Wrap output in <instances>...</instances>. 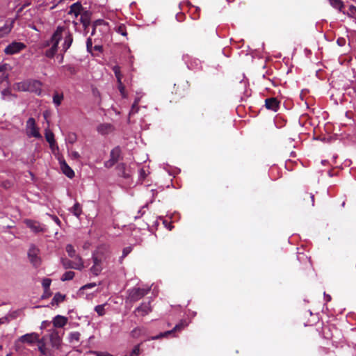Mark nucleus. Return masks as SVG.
I'll return each mask as SVG.
<instances>
[{
	"mask_svg": "<svg viewBox=\"0 0 356 356\" xmlns=\"http://www.w3.org/2000/svg\"><path fill=\"white\" fill-rule=\"evenodd\" d=\"M108 255L102 251L97 250L92 254V266L90 268V272L95 276L99 275L107 263Z\"/></svg>",
	"mask_w": 356,
	"mask_h": 356,
	"instance_id": "obj_1",
	"label": "nucleus"
},
{
	"mask_svg": "<svg viewBox=\"0 0 356 356\" xmlns=\"http://www.w3.org/2000/svg\"><path fill=\"white\" fill-rule=\"evenodd\" d=\"M42 82L35 79H27L14 85L15 89L21 92H29L40 96L42 94Z\"/></svg>",
	"mask_w": 356,
	"mask_h": 356,
	"instance_id": "obj_2",
	"label": "nucleus"
},
{
	"mask_svg": "<svg viewBox=\"0 0 356 356\" xmlns=\"http://www.w3.org/2000/svg\"><path fill=\"white\" fill-rule=\"evenodd\" d=\"M61 31L62 29L60 28V26H58L53 33L50 40L47 41V45L50 46V47L47 49L44 53L46 57L51 58L57 53L58 44L61 40Z\"/></svg>",
	"mask_w": 356,
	"mask_h": 356,
	"instance_id": "obj_3",
	"label": "nucleus"
},
{
	"mask_svg": "<svg viewBox=\"0 0 356 356\" xmlns=\"http://www.w3.org/2000/svg\"><path fill=\"white\" fill-rule=\"evenodd\" d=\"M150 291V287H134L128 291V298L132 301L136 302L141 299L145 295H147Z\"/></svg>",
	"mask_w": 356,
	"mask_h": 356,
	"instance_id": "obj_4",
	"label": "nucleus"
},
{
	"mask_svg": "<svg viewBox=\"0 0 356 356\" xmlns=\"http://www.w3.org/2000/svg\"><path fill=\"white\" fill-rule=\"evenodd\" d=\"M26 133L29 138H42V135L39 131L38 127L36 126L35 120L33 118H29L26 121Z\"/></svg>",
	"mask_w": 356,
	"mask_h": 356,
	"instance_id": "obj_5",
	"label": "nucleus"
},
{
	"mask_svg": "<svg viewBox=\"0 0 356 356\" xmlns=\"http://www.w3.org/2000/svg\"><path fill=\"white\" fill-rule=\"evenodd\" d=\"M189 324V322H187L186 320H181L178 324H177L174 328L171 330H168L164 332H161L158 335L151 337L148 340H157L162 337H167L169 335L172 334L175 332H179L184 330L186 327H187Z\"/></svg>",
	"mask_w": 356,
	"mask_h": 356,
	"instance_id": "obj_6",
	"label": "nucleus"
},
{
	"mask_svg": "<svg viewBox=\"0 0 356 356\" xmlns=\"http://www.w3.org/2000/svg\"><path fill=\"white\" fill-rule=\"evenodd\" d=\"M40 250L35 245H31L28 251V257L31 264L38 268L41 264V259L39 256Z\"/></svg>",
	"mask_w": 356,
	"mask_h": 356,
	"instance_id": "obj_7",
	"label": "nucleus"
},
{
	"mask_svg": "<svg viewBox=\"0 0 356 356\" xmlns=\"http://www.w3.org/2000/svg\"><path fill=\"white\" fill-rule=\"evenodd\" d=\"M62 29L60 31L61 33V39L64 38V42L62 44V49L64 52L67 51V50L71 47L72 43L73 42V38L72 33L70 32L68 29L63 26H60Z\"/></svg>",
	"mask_w": 356,
	"mask_h": 356,
	"instance_id": "obj_8",
	"label": "nucleus"
},
{
	"mask_svg": "<svg viewBox=\"0 0 356 356\" xmlns=\"http://www.w3.org/2000/svg\"><path fill=\"white\" fill-rule=\"evenodd\" d=\"M26 47V45L20 42H13L8 44L4 49V52L7 55L15 54Z\"/></svg>",
	"mask_w": 356,
	"mask_h": 356,
	"instance_id": "obj_9",
	"label": "nucleus"
},
{
	"mask_svg": "<svg viewBox=\"0 0 356 356\" xmlns=\"http://www.w3.org/2000/svg\"><path fill=\"white\" fill-rule=\"evenodd\" d=\"M49 339L51 342V345L54 348H59L61 341H62V337L59 333L58 331L54 329L51 330V333L49 334Z\"/></svg>",
	"mask_w": 356,
	"mask_h": 356,
	"instance_id": "obj_10",
	"label": "nucleus"
},
{
	"mask_svg": "<svg viewBox=\"0 0 356 356\" xmlns=\"http://www.w3.org/2000/svg\"><path fill=\"white\" fill-rule=\"evenodd\" d=\"M183 60L191 70H197L201 67V62L197 59L191 58L188 55H184Z\"/></svg>",
	"mask_w": 356,
	"mask_h": 356,
	"instance_id": "obj_11",
	"label": "nucleus"
},
{
	"mask_svg": "<svg viewBox=\"0 0 356 356\" xmlns=\"http://www.w3.org/2000/svg\"><path fill=\"white\" fill-rule=\"evenodd\" d=\"M38 335L35 332L24 334L18 339V341L28 344H33L34 342L38 341Z\"/></svg>",
	"mask_w": 356,
	"mask_h": 356,
	"instance_id": "obj_12",
	"label": "nucleus"
},
{
	"mask_svg": "<svg viewBox=\"0 0 356 356\" xmlns=\"http://www.w3.org/2000/svg\"><path fill=\"white\" fill-rule=\"evenodd\" d=\"M152 311V308L150 307V302H143L139 307H138L134 312L136 315L144 316L148 314Z\"/></svg>",
	"mask_w": 356,
	"mask_h": 356,
	"instance_id": "obj_13",
	"label": "nucleus"
},
{
	"mask_svg": "<svg viewBox=\"0 0 356 356\" xmlns=\"http://www.w3.org/2000/svg\"><path fill=\"white\" fill-rule=\"evenodd\" d=\"M265 106L267 109L276 112L279 110L280 102L275 97L267 98Z\"/></svg>",
	"mask_w": 356,
	"mask_h": 356,
	"instance_id": "obj_14",
	"label": "nucleus"
},
{
	"mask_svg": "<svg viewBox=\"0 0 356 356\" xmlns=\"http://www.w3.org/2000/svg\"><path fill=\"white\" fill-rule=\"evenodd\" d=\"M67 321L68 319L67 317L61 315H57L53 318L51 323L55 328H62L66 325Z\"/></svg>",
	"mask_w": 356,
	"mask_h": 356,
	"instance_id": "obj_15",
	"label": "nucleus"
},
{
	"mask_svg": "<svg viewBox=\"0 0 356 356\" xmlns=\"http://www.w3.org/2000/svg\"><path fill=\"white\" fill-rule=\"evenodd\" d=\"M25 223L28 227H29L33 232L38 233L44 232L42 225L36 221L31 220H26Z\"/></svg>",
	"mask_w": 356,
	"mask_h": 356,
	"instance_id": "obj_16",
	"label": "nucleus"
},
{
	"mask_svg": "<svg viewBox=\"0 0 356 356\" xmlns=\"http://www.w3.org/2000/svg\"><path fill=\"white\" fill-rule=\"evenodd\" d=\"M14 20L6 21L4 26L0 27V39L7 35L13 27Z\"/></svg>",
	"mask_w": 356,
	"mask_h": 356,
	"instance_id": "obj_17",
	"label": "nucleus"
},
{
	"mask_svg": "<svg viewBox=\"0 0 356 356\" xmlns=\"http://www.w3.org/2000/svg\"><path fill=\"white\" fill-rule=\"evenodd\" d=\"M82 8L81 3L76 2L70 7L68 15L77 17L81 14Z\"/></svg>",
	"mask_w": 356,
	"mask_h": 356,
	"instance_id": "obj_18",
	"label": "nucleus"
},
{
	"mask_svg": "<svg viewBox=\"0 0 356 356\" xmlns=\"http://www.w3.org/2000/svg\"><path fill=\"white\" fill-rule=\"evenodd\" d=\"M38 350L40 352L41 355L45 356H51V350L47 348L45 343L44 342L43 339H39L38 341Z\"/></svg>",
	"mask_w": 356,
	"mask_h": 356,
	"instance_id": "obj_19",
	"label": "nucleus"
},
{
	"mask_svg": "<svg viewBox=\"0 0 356 356\" xmlns=\"http://www.w3.org/2000/svg\"><path fill=\"white\" fill-rule=\"evenodd\" d=\"M97 129L99 134L106 135L113 131V126L108 123L102 124L97 127Z\"/></svg>",
	"mask_w": 356,
	"mask_h": 356,
	"instance_id": "obj_20",
	"label": "nucleus"
},
{
	"mask_svg": "<svg viewBox=\"0 0 356 356\" xmlns=\"http://www.w3.org/2000/svg\"><path fill=\"white\" fill-rule=\"evenodd\" d=\"M46 140L49 143L50 147L54 149L56 147V141L54 139V134L49 129H46L44 132Z\"/></svg>",
	"mask_w": 356,
	"mask_h": 356,
	"instance_id": "obj_21",
	"label": "nucleus"
},
{
	"mask_svg": "<svg viewBox=\"0 0 356 356\" xmlns=\"http://www.w3.org/2000/svg\"><path fill=\"white\" fill-rule=\"evenodd\" d=\"M61 169L67 177L72 178L74 177V172L65 161L61 163Z\"/></svg>",
	"mask_w": 356,
	"mask_h": 356,
	"instance_id": "obj_22",
	"label": "nucleus"
},
{
	"mask_svg": "<svg viewBox=\"0 0 356 356\" xmlns=\"http://www.w3.org/2000/svg\"><path fill=\"white\" fill-rule=\"evenodd\" d=\"M69 211L74 216L79 218L82 213V207L79 202H76L73 207L69 209Z\"/></svg>",
	"mask_w": 356,
	"mask_h": 356,
	"instance_id": "obj_23",
	"label": "nucleus"
},
{
	"mask_svg": "<svg viewBox=\"0 0 356 356\" xmlns=\"http://www.w3.org/2000/svg\"><path fill=\"white\" fill-rule=\"evenodd\" d=\"M74 260H72L74 266H77V268H74L75 270H82L84 268V264L82 258L79 254L76 255L74 258Z\"/></svg>",
	"mask_w": 356,
	"mask_h": 356,
	"instance_id": "obj_24",
	"label": "nucleus"
},
{
	"mask_svg": "<svg viewBox=\"0 0 356 356\" xmlns=\"http://www.w3.org/2000/svg\"><path fill=\"white\" fill-rule=\"evenodd\" d=\"M330 5L335 8L336 10L343 12L345 13L343 10L344 5L341 0H329Z\"/></svg>",
	"mask_w": 356,
	"mask_h": 356,
	"instance_id": "obj_25",
	"label": "nucleus"
},
{
	"mask_svg": "<svg viewBox=\"0 0 356 356\" xmlns=\"http://www.w3.org/2000/svg\"><path fill=\"white\" fill-rule=\"evenodd\" d=\"M79 21L83 25V27L86 29L87 27L90 25V15L89 14L86 12L83 14L81 15V17H80V19H79Z\"/></svg>",
	"mask_w": 356,
	"mask_h": 356,
	"instance_id": "obj_26",
	"label": "nucleus"
},
{
	"mask_svg": "<svg viewBox=\"0 0 356 356\" xmlns=\"http://www.w3.org/2000/svg\"><path fill=\"white\" fill-rule=\"evenodd\" d=\"M140 98H141V97H136L134 102L133 103L131 110L129 113V118L138 112V111H139L138 104L140 102Z\"/></svg>",
	"mask_w": 356,
	"mask_h": 356,
	"instance_id": "obj_27",
	"label": "nucleus"
},
{
	"mask_svg": "<svg viewBox=\"0 0 356 356\" xmlns=\"http://www.w3.org/2000/svg\"><path fill=\"white\" fill-rule=\"evenodd\" d=\"M120 155L121 149L119 146H117L111 151L110 158L118 162L120 158Z\"/></svg>",
	"mask_w": 356,
	"mask_h": 356,
	"instance_id": "obj_28",
	"label": "nucleus"
},
{
	"mask_svg": "<svg viewBox=\"0 0 356 356\" xmlns=\"http://www.w3.org/2000/svg\"><path fill=\"white\" fill-rule=\"evenodd\" d=\"M145 329L143 327H138L134 328L131 332V335L134 338H138L143 334H145Z\"/></svg>",
	"mask_w": 356,
	"mask_h": 356,
	"instance_id": "obj_29",
	"label": "nucleus"
},
{
	"mask_svg": "<svg viewBox=\"0 0 356 356\" xmlns=\"http://www.w3.org/2000/svg\"><path fill=\"white\" fill-rule=\"evenodd\" d=\"M108 305L107 303L99 305L95 307V311L97 313L99 316H103L106 314L105 307Z\"/></svg>",
	"mask_w": 356,
	"mask_h": 356,
	"instance_id": "obj_30",
	"label": "nucleus"
},
{
	"mask_svg": "<svg viewBox=\"0 0 356 356\" xmlns=\"http://www.w3.org/2000/svg\"><path fill=\"white\" fill-rule=\"evenodd\" d=\"M65 298V296L63 295L60 293H56L51 301L52 305H58L59 303L62 302Z\"/></svg>",
	"mask_w": 356,
	"mask_h": 356,
	"instance_id": "obj_31",
	"label": "nucleus"
},
{
	"mask_svg": "<svg viewBox=\"0 0 356 356\" xmlns=\"http://www.w3.org/2000/svg\"><path fill=\"white\" fill-rule=\"evenodd\" d=\"M80 333L79 332H72L69 334V341L70 343H77L80 339Z\"/></svg>",
	"mask_w": 356,
	"mask_h": 356,
	"instance_id": "obj_32",
	"label": "nucleus"
},
{
	"mask_svg": "<svg viewBox=\"0 0 356 356\" xmlns=\"http://www.w3.org/2000/svg\"><path fill=\"white\" fill-rule=\"evenodd\" d=\"M164 170L169 174V175L173 177H175L180 172V170L179 168L170 167L168 165L164 167Z\"/></svg>",
	"mask_w": 356,
	"mask_h": 356,
	"instance_id": "obj_33",
	"label": "nucleus"
},
{
	"mask_svg": "<svg viewBox=\"0 0 356 356\" xmlns=\"http://www.w3.org/2000/svg\"><path fill=\"white\" fill-rule=\"evenodd\" d=\"M65 250L67 253V255L72 259L78 255V254H76V252L74 248L71 244H68L66 245Z\"/></svg>",
	"mask_w": 356,
	"mask_h": 356,
	"instance_id": "obj_34",
	"label": "nucleus"
},
{
	"mask_svg": "<svg viewBox=\"0 0 356 356\" xmlns=\"http://www.w3.org/2000/svg\"><path fill=\"white\" fill-rule=\"evenodd\" d=\"M63 99V94H59L58 92H55L53 96V102L56 106H58L60 105Z\"/></svg>",
	"mask_w": 356,
	"mask_h": 356,
	"instance_id": "obj_35",
	"label": "nucleus"
},
{
	"mask_svg": "<svg viewBox=\"0 0 356 356\" xmlns=\"http://www.w3.org/2000/svg\"><path fill=\"white\" fill-rule=\"evenodd\" d=\"M62 264L65 269H68V268L74 269V268L78 267L76 265L74 266L72 260L67 259H62Z\"/></svg>",
	"mask_w": 356,
	"mask_h": 356,
	"instance_id": "obj_36",
	"label": "nucleus"
},
{
	"mask_svg": "<svg viewBox=\"0 0 356 356\" xmlns=\"http://www.w3.org/2000/svg\"><path fill=\"white\" fill-rule=\"evenodd\" d=\"M74 275H75L74 272L67 271L62 275L60 280L63 282L72 280L74 278Z\"/></svg>",
	"mask_w": 356,
	"mask_h": 356,
	"instance_id": "obj_37",
	"label": "nucleus"
},
{
	"mask_svg": "<svg viewBox=\"0 0 356 356\" xmlns=\"http://www.w3.org/2000/svg\"><path fill=\"white\" fill-rule=\"evenodd\" d=\"M113 71L117 79L118 83H120V81H122V75L120 72V67L118 65H115L113 67Z\"/></svg>",
	"mask_w": 356,
	"mask_h": 356,
	"instance_id": "obj_38",
	"label": "nucleus"
},
{
	"mask_svg": "<svg viewBox=\"0 0 356 356\" xmlns=\"http://www.w3.org/2000/svg\"><path fill=\"white\" fill-rule=\"evenodd\" d=\"M51 283V280L49 278H44L42 280V285L44 288V292H47L49 290V287Z\"/></svg>",
	"mask_w": 356,
	"mask_h": 356,
	"instance_id": "obj_39",
	"label": "nucleus"
},
{
	"mask_svg": "<svg viewBox=\"0 0 356 356\" xmlns=\"http://www.w3.org/2000/svg\"><path fill=\"white\" fill-rule=\"evenodd\" d=\"M12 95L11 91L10 89H4L1 91V97L3 99H6L8 97Z\"/></svg>",
	"mask_w": 356,
	"mask_h": 356,
	"instance_id": "obj_40",
	"label": "nucleus"
},
{
	"mask_svg": "<svg viewBox=\"0 0 356 356\" xmlns=\"http://www.w3.org/2000/svg\"><path fill=\"white\" fill-rule=\"evenodd\" d=\"M140 354V345L135 346L129 356H138Z\"/></svg>",
	"mask_w": 356,
	"mask_h": 356,
	"instance_id": "obj_41",
	"label": "nucleus"
},
{
	"mask_svg": "<svg viewBox=\"0 0 356 356\" xmlns=\"http://www.w3.org/2000/svg\"><path fill=\"white\" fill-rule=\"evenodd\" d=\"M86 47H87V51L88 52H90V53L92 52V49H93L92 41L90 38H88L86 40Z\"/></svg>",
	"mask_w": 356,
	"mask_h": 356,
	"instance_id": "obj_42",
	"label": "nucleus"
},
{
	"mask_svg": "<svg viewBox=\"0 0 356 356\" xmlns=\"http://www.w3.org/2000/svg\"><path fill=\"white\" fill-rule=\"evenodd\" d=\"M131 250H132V248L130 246L124 248L122 250V255L120 257V259H122L124 257H126L131 252Z\"/></svg>",
	"mask_w": 356,
	"mask_h": 356,
	"instance_id": "obj_43",
	"label": "nucleus"
},
{
	"mask_svg": "<svg viewBox=\"0 0 356 356\" xmlns=\"http://www.w3.org/2000/svg\"><path fill=\"white\" fill-rule=\"evenodd\" d=\"M118 83V89L120 90V92L122 97H126V92H125V88L124 86L122 84V82L120 81V83Z\"/></svg>",
	"mask_w": 356,
	"mask_h": 356,
	"instance_id": "obj_44",
	"label": "nucleus"
},
{
	"mask_svg": "<svg viewBox=\"0 0 356 356\" xmlns=\"http://www.w3.org/2000/svg\"><path fill=\"white\" fill-rule=\"evenodd\" d=\"M116 163H117V161H115V160L110 158L109 160L106 161L104 163V166L107 168H110L113 167Z\"/></svg>",
	"mask_w": 356,
	"mask_h": 356,
	"instance_id": "obj_45",
	"label": "nucleus"
},
{
	"mask_svg": "<svg viewBox=\"0 0 356 356\" xmlns=\"http://www.w3.org/2000/svg\"><path fill=\"white\" fill-rule=\"evenodd\" d=\"M96 286H97V284L95 282L87 284H85L84 286H83L82 287H81L79 289V291H81L82 290L88 289H92Z\"/></svg>",
	"mask_w": 356,
	"mask_h": 356,
	"instance_id": "obj_46",
	"label": "nucleus"
},
{
	"mask_svg": "<svg viewBox=\"0 0 356 356\" xmlns=\"http://www.w3.org/2000/svg\"><path fill=\"white\" fill-rule=\"evenodd\" d=\"M118 32L121 34L122 35H124V36H126L127 35V32L124 29V27L120 26L118 27Z\"/></svg>",
	"mask_w": 356,
	"mask_h": 356,
	"instance_id": "obj_47",
	"label": "nucleus"
},
{
	"mask_svg": "<svg viewBox=\"0 0 356 356\" xmlns=\"http://www.w3.org/2000/svg\"><path fill=\"white\" fill-rule=\"evenodd\" d=\"M8 65L6 63H0V72H3L7 70Z\"/></svg>",
	"mask_w": 356,
	"mask_h": 356,
	"instance_id": "obj_48",
	"label": "nucleus"
},
{
	"mask_svg": "<svg viewBox=\"0 0 356 356\" xmlns=\"http://www.w3.org/2000/svg\"><path fill=\"white\" fill-rule=\"evenodd\" d=\"M147 204H146L145 205H144L139 211H138V213H140V216H136L135 218H140V216H142L143 215V213H145V211H143V209L145 208H147Z\"/></svg>",
	"mask_w": 356,
	"mask_h": 356,
	"instance_id": "obj_49",
	"label": "nucleus"
},
{
	"mask_svg": "<svg viewBox=\"0 0 356 356\" xmlns=\"http://www.w3.org/2000/svg\"><path fill=\"white\" fill-rule=\"evenodd\" d=\"M51 322L48 321H44L42 322L41 328H46L47 326H49Z\"/></svg>",
	"mask_w": 356,
	"mask_h": 356,
	"instance_id": "obj_50",
	"label": "nucleus"
},
{
	"mask_svg": "<svg viewBox=\"0 0 356 356\" xmlns=\"http://www.w3.org/2000/svg\"><path fill=\"white\" fill-rule=\"evenodd\" d=\"M95 51H102V46L101 45H95L93 47V49Z\"/></svg>",
	"mask_w": 356,
	"mask_h": 356,
	"instance_id": "obj_51",
	"label": "nucleus"
},
{
	"mask_svg": "<svg viewBox=\"0 0 356 356\" xmlns=\"http://www.w3.org/2000/svg\"><path fill=\"white\" fill-rule=\"evenodd\" d=\"M163 224L165 225V227L168 229L169 230H172L173 227L170 225L166 220L163 221Z\"/></svg>",
	"mask_w": 356,
	"mask_h": 356,
	"instance_id": "obj_52",
	"label": "nucleus"
},
{
	"mask_svg": "<svg viewBox=\"0 0 356 356\" xmlns=\"http://www.w3.org/2000/svg\"><path fill=\"white\" fill-rule=\"evenodd\" d=\"M72 156L74 159H78L80 157L79 154L77 152H72Z\"/></svg>",
	"mask_w": 356,
	"mask_h": 356,
	"instance_id": "obj_53",
	"label": "nucleus"
},
{
	"mask_svg": "<svg viewBox=\"0 0 356 356\" xmlns=\"http://www.w3.org/2000/svg\"><path fill=\"white\" fill-rule=\"evenodd\" d=\"M139 173H140V177H142L143 179H145L146 175H145V172L143 169H140L139 170Z\"/></svg>",
	"mask_w": 356,
	"mask_h": 356,
	"instance_id": "obj_54",
	"label": "nucleus"
},
{
	"mask_svg": "<svg viewBox=\"0 0 356 356\" xmlns=\"http://www.w3.org/2000/svg\"><path fill=\"white\" fill-rule=\"evenodd\" d=\"M53 220H54V222L58 225H60V220H59V218L57 217V216H53L52 217Z\"/></svg>",
	"mask_w": 356,
	"mask_h": 356,
	"instance_id": "obj_55",
	"label": "nucleus"
},
{
	"mask_svg": "<svg viewBox=\"0 0 356 356\" xmlns=\"http://www.w3.org/2000/svg\"><path fill=\"white\" fill-rule=\"evenodd\" d=\"M324 298L326 302H329L331 300V296L330 295H326L325 293H324Z\"/></svg>",
	"mask_w": 356,
	"mask_h": 356,
	"instance_id": "obj_56",
	"label": "nucleus"
},
{
	"mask_svg": "<svg viewBox=\"0 0 356 356\" xmlns=\"http://www.w3.org/2000/svg\"><path fill=\"white\" fill-rule=\"evenodd\" d=\"M97 356H113L112 355L109 354V353H98L97 355Z\"/></svg>",
	"mask_w": 356,
	"mask_h": 356,
	"instance_id": "obj_57",
	"label": "nucleus"
},
{
	"mask_svg": "<svg viewBox=\"0 0 356 356\" xmlns=\"http://www.w3.org/2000/svg\"><path fill=\"white\" fill-rule=\"evenodd\" d=\"M350 10L354 14L356 13V7L354 6H350Z\"/></svg>",
	"mask_w": 356,
	"mask_h": 356,
	"instance_id": "obj_58",
	"label": "nucleus"
},
{
	"mask_svg": "<svg viewBox=\"0 0 356 356\" xmlns=\"http://www.w3.org/2000/svg\"><path fill=\"white\" fill-rule=\"evenodd\" d=\"M176 18L179 21V22H181L182 21V18H183V15H179L177 14L176 15Z\"/></svg>",
	"mask_w": 356,
	"mask_h": 356,
	"instance_id": "obj_59",
	"label": "nucleus"
},
{
	"mask_svg": "<svg viewBox=\"0 0 356 356\" xmlns=\"http://www.w3.org/2000/svg\"><path fill=\"white\" fill-rule=\"evenodd\" d=\"M73 24H74V28L76 29V26L78 25V22H75V21H73Z\"/></svg>",
	"mask_w": 356,
	"mask_h": 356,
	"instance_id": "obj_60",
	"label": "nucleus"
},
{
	"mask_svg": "<svg viewBox=\"0 0 356 356\" xmlns=\"http://www.w3.org/2000/svg\"><path fill=\"white\" fill-rule=\"evenodd\" d=\"M4 323V318H0V325Z\"/></svg>",
	"mask_w": 356,
	"mask_h": 356,
	"instance_id": "obj_61",
	"label": "nucleus"
},
{
	"mask_svg": "<svg viewBox=\"0 0 356 356\" xmlns=\"http://www.w3.org/2000/svg\"><path fill=\"white\" fill-rule=\"evenodd\" d=\"M95 28L93 27V29H92V33H91L92 35L95 34Z\"/></svg>",
	"mask_w": 356,
	"mask_h": 356,
	"instance_id": "obj_62",
	"label": "nucleus"
},
{
	"mask_svg": "<svg viewBox=\"0 0 356 356\" xmlns=\"http://www.w3.org/2000/svg\"><path fill=\"white\" fill-rule=\"evenodd\" d=\"M314 195H311V198H312V202L314 203Z\"/></svg>",
	"mask_w": 356,
	"mask_h": 356,
	"instance_id": "obj_63",
	"label": "nucleus"
},
{
	"mask_svg": "<svg viewBox=\"0 0 356 356\" xmlns=\"http://www.w3.org/2000/svg\"><path fill=\"white\" fill-rule=\"evenodd\" d=\"M63 59V56H61V58H60V62H62Z\"/></svg>",
	"mask_w": 356,
	"mask_h": 356,
	"instance_id": "obj_64",
	"label": "nucleus"
}]
</instances>
